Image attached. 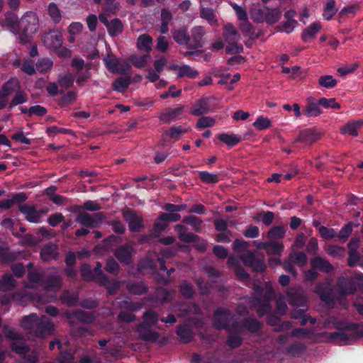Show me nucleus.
Masks as SVG:
<instances>
[{"label":"nucleus","instance_id":"603ef678","mask_svg":"<svg viewBox=\"0 0 363 363\" xmlns=\"http://www.w3.org/2000/svg\"><path fill=\"white\" fill-rule=\"evenodd\" d=\"M284 250V245L281 243L274 241L268 242L266 252L269 255H275L280 257Z\"/></svg>","mask_w":363,"mask_h":363},{"label":"nucleus","instance_id":"4468645a","mask_svg":"<svg viewBox=\"0 0 363 363\" xmlns=\"http://www.w3.org/2000/svg\"><path fill=\"white\" fill-rule=\"evenodd\" d=\"M43 45L50 50H56L62 47L63 38L62 33L57 30L45 33L42 38Z\"/></svg>","mask_w":363,"mask_h":363},{"label":"nucleus","instance_id":"774afa93","mask_svg":"<svg viewBox=\"0 0 363 363\" xmlns=\"http://www.w3.org/2000/svg\"><path fill=\"white\" fill-rule=\"evenodd\" d=\"M130 80L126 78L120 77L117 79L113 84V89L115 91L123 93L129 86Z\"/></svg>","mask_w":363,"mask_h":363},{"label":"nucleus","instance_id":"ddd939ff","mask_svg":"<svg viewBox=\"0 0 363 363\" xmlns=\"http://www.w3.org/2000/svg\"><path fill=\"white\" fill-rule=\"evenodd\" d=\"M104 62L107 69L112 73L123 74L130 69V65L126 60H121L112 55H107Z\"/></svg>","mask_w":363,"mask_h":363},{"label":"nucleus","instance_id":"423d86ee","mask_svg":"<svg viewBox=\"0 0 363 363\" xmlns=\"http://www.w3.org/2000/svg\"><path fill=\"white\" fill-rule=\"evenodd\" d=\"M255 291L261 296L263 295V299L261 300L259 298L252 296L250 298L249 303L251 308L257 309V313L259 316H263L269 312L271 309L270 301L274 296V292L272 289V284L268 282L266 284L264 290L259 292L257 289Z\"/></svg>","mask_w":363,"mask_h":363},{"label":"nucleus","instance_id":"c85d7f7f","mask_svg":"<svg viewBox=\"0 0 363 363\" xmlns=\"http://www.w3.org/2000/svg\"><path fill=\"white\" fill-rule=\"evenodd\" d=\"M172 69L177 70L178 77H187L189 78H195L198 75L197 70L193 69L189 65H184L182 66L174 65L172 67Z\"/></svg>","mask_w":363,"mask_h":363},{"label":"nucleus","instance_id":"1a4fd4ad","mask_svg":"<svg viewBox=\"0 0 363 363\" xmlns=\"http://www.w3.org/2000/svg\"><path fill=\"white\" fill-rule=\"evenodd\" d=\"M337 289L343 296L352 294L356 291L357 286L363 292V277L362 274H355L353 279H347L344 277L338 278Z\"/></svg>","mask_w":363,"mask_h":363},{"label":"nucleus","instance_id":"79ce46f5","mask_svg":"<svg viewBox=\"0 0 363 363\" xmlns=\"http://www.w3.org/2000/svg\"><path fill=\"white\" fill-rule=\"evenodd\" d=\"M173 39L181 45H186L189 48V35L186 29H178L172 33Z\"/></svg>","mask_w":363,"mask_h":363},{"label":"nucleus","instance_id":"052dcab7","mask_svg":"<svg viewBox=\"0 0 363 363\" xmlns=\"http://www.w3.org/2000/svg\"><path fill=\"white\" fill-rule=\"evenodd\" d=\"M286 233V228L282 225L275 226L267 233V238L270 240L283 238Z\"/></svg>","mask_w":363,"mask_h":363},{"label":"nucleus","instance_id":"58836bf2","mask_svg":"<svg viewBox=\"0 0 363 363\" xmlns=\"http://www.w3.org/2000/svg\"><path fill=\"white\" fill-rule=\"evenodd\" d=\"M335 0H328L323 9V17L326 21H330L337 12Z\"/></svg>","mask_w":363,"mask_h":363},{"label":"nucleus","instance_id":"f3484780","mask_svg":"<svg viewBox=\"0 0 363 363\" xmlns=\"http://www.w3.org/2000/svg\"><path fill=\"white\" fill-rule=\"evenodd\" d=\"M104 219V215L101 212L96 213L94 215L83 213L78 215L77 217V223L87 228H96L100 226Z\"/></svg>","mask_w":363,"mask_h":363},{"label":"nucleus","instance_id":"aec40b11","mask_svg":"<svg viewBox=\"0 0 363 363\" xmlns=\"http://www.w3.org/2000/svg\"><path fill=\"white\" fill-rule=\"evenodd\" d=\"M151 326L147 323L143 321L138 325L136 330L141 339L147 342H156L159 338V334L152 330Z\"/></svg>","mask_w":363,"mask_h":363},{"label":"nucleus","instance_id":"c756f323","mask_svg":"<svg viewBox=\"0 0 363 363\" xmlns=\"http://www.w3.org/2000/svg\"><path fill=\"white\" fill-rule=\"evenodd\" d=\"M20 88L19 80L16 77H12L3 84L1 90L6 95L10 96L17 91Z\"/></svg>","mask_w":363,"mask_h":363},{"label":"nucleus","instance_id":"09e8293b","mask_svg":"<svg viewBox=\"0 0 363 363\" xmlns=\"http://www.w3.org/2000/svg\"><path fill=\"white\" fill-rule=\"evenodd\" d=\"M240 29L245 37L249 38H254L257 37V34L252 25L249 22L248 20L242 22L240 24Z\"/></svg>","mask_w":363,"mask_h":363},{"label":"nucleus","instance_id":"72a5a7b5","mask_svg":"<svg viewBox=\"0 0 363 363\" xmlns=\"http://www.w3.org/2000/svg\"><path fill=\"white\" fill-rule=\"evenodd\" d=\"M363 125V121L359 120L357 121H352L347 123L342 129L341 131L343 134H348L352 136H357L358 135V130Z\"/></svg>","mask_w":363,"mask_h":363},{"label":"nucleus","instance_id":"2eb2a0df","mask_svg":"<svg viewBox=\"0 0 363 363\" xmlns=\"http://www.w3.org/2000/svg\"><path fill=\"white\" fill-rule=\"evenodd\" d=\"M19 211L24 215L26 220L38 223L40 222L43 215L47 213V210H37L33 205L23 204L18 206Z\"/></svg>","mask_w":363,"mask_h":363},{"label":"nucleus","instance_id":"6e6d98bb","mask_svg":"<svg viewBox=\"0 0 363 363\" xmlns=\"http://www.w3.org/2000/svg\"><path fill=\"white\" fill-rule=\"evenodd\" d=\"M218 138L230 147L236 145L240 141V138L234 134L221 133L218 135Z\"/></svg>","mask_w":363,"mask_h":363},{"label":"nucleus","instance_id":"de8ad7c7","mask_svg":"<svg viewBox=\"0 0 363 363\" xmlns=\"http://www.w3.org/2000/svg\"><path fill=\"white\" fill-rule=\"evenodd\" d=\"M152 39L148 35H141L138 38L137 46L140 50L149 52L151 50V43Z\"/></svg>","mask_w":363,"mask_h":363},{"label":"nucleus","instance_id":"a211bd4d","mask_svg":"<svg viewBox=\"0 0 363 363\" xmlns=\"http://www.w3.org/2000/svg\"><path fill=\"white\" fill-rule=\"evenodd\" d=\"M205 30L202 26H196L192 28L191 36H189V49L197 50L203 47V37Z\"/></svg>","mask_w":363,"mask_h":363},{"label":"nucleus","instance_id":"a18cd8bd","mask_svg":"<svg viewBox=\"0 0 363 363\" xmlns=\"http://www.w3.org/2000/svg\"><path fill=\"white\" fill-rule=\"evenodd\" d=\"M16 281L10 274H5L0 280V291H8L14 289Z\"/></svg>","mask_w":363,"mask_h":363},{"label":"nucleus","instance_id":"f257e3e1","mask_svg":"<svg viewBox=\"0 0 363 363\" xmlns=\"http://www.w3.org/2000/svg\"><path fill=\"white\" fill-rule=\"evenodd\" d=\"M0 23L14 35H18L22 45L30 43L40 27L38 16L33 11H26L20 19L15 13L7 12Z\"/></svg>","mask_w":363,"mask_h":363},{"label":"nucleus","instance_id":"49530a36","mask_svg":"<svg viewBox=\"0 0 363 363\" xmlns=\"http://www.w3.org/2000/svg\"><path fill=\"white\" fill-rule=\"evenodd\" d=\"M126 287L130 294L135 295H141L147 291V287L143 282H130Z\"/></svg>","mask_w":363,"mask_h":363},{"label":"nucleus","instance_id":"9b49d317","mask_svg":"<svg viewBox=\"0 0 363 363\" xmlns=\"http://www.w3.org/2000/svg\"><path fill=\"white\" fill-rule=\"evenodd\" d=\"M240 259L245 266L255 271L263 272L266 268L264 255L257 251L246 252L242 255Z\"/></svg>","mask_w":363,"mask_h":363},{"label":"nucleus","instance_id":"20e7f679","mask_svg":"<svg viewBox=\"0 0 363 363\" xmlns=\"http://www.w3.org/2000/svg\"><path fill=\"white\" fill-rule=\"evenodd\" d=\"M21 326L30 337L45 338L54 333L55 328L50 318L31 313L23 318Z\"/></svg>","mask_w":363,"mask_h":363},{"label":"nucleus","instance_id":"37998d69","mask_svg":"<svg viewBox=\"0 0 363 363\" xmlns=\"http://www.w3.org/2000/svg\"><path fill=\"white\" fill-rule=\"evenodd\" d=\"M183 106L171 109L160 116V120L164 123H170L176 119L182 112Z\"/></svg>","mask_w":363,"mask_h":363},{"label":"nucleus","instance_id":"680f3d73","mask_svg":"<svg viewBox=\"0 0 363 363\" xmlns=\"http://www.w3.org/2000/svg\"><path fill=\"white\" fill-rule=\"evenodd\" d=\"M337 80L332 75H323L318 79L319 85L325 89H332L337 85Z\"/></svg>","mask_w":363,"mask_h":363},{"label":"nucleus","instance_id":"0e129e2a","mask_svg":"<svg viewBox=\"0 0 363 363\" xmlns=\"http://www.w3.org/2000/svg\"><path fill=\"white\" fill-rule=\"evenodd\" d=\"M298 26V21L295 19L286 20L279 26V30L281 32L289 34L292 33L296 27Z\"/></svg>","mask_w":363,"mask_h":363},{"label":"nucleus","instance_id":"dca6fc26","mask_svg":"<svg viewBox=\"0 0 363 363\" xmlns=\"http://www.w3.org/2000/svg\"><path fill=\"white\" fill-rule=\"evenodd\" d=\"M314 291L319 296L320 300L327 305L334 303L333 289L330 282H319L316 284Z\"/></svg>","mask_w":363,"mask_h":363},{"label":"nucleus","instance_id":"ea45409f","mask_svg":"<svg viewBox=\"0 0 363 363\" xmlns=\"http://www.w3.org/2000/svg\"><path fill=\"white\" fill-rule=\"evenodd\" d=\"M358 244V240H352L349 244L350 252L348 257V264L350 267H354L357 264L359 259L358 252L356 249Z\"/></svg>","mask_w":363,"mask_h":363},{"label":"nucleus","instance_id":"393cba45","mask_svg":"<svg viewBox=\"0 0 363 363\" xmlns=\"http://www.w3.org/2000/svg\"><path fill=\"white\" fill-rule=\"evenodd\" d=\"M311 268L321 272L329 273L333 269V267L326 259L316 257L311 259Z\"/></svg>","mask_w":363,"mask_h":363},{"label":"nucleus","instance_id":"a878e982","mask_svg":"<svg viewBox=\"0 0 363 363\" xmlns=\"http://www.w3.org/2000/svg\"><path fill=\"white\" fill-rule=\"evenodd\" d=\"M57 247L52 243L44 246L40 252V257L44 262L57 259Z\"/></svg>","mask_w":363,"mask_h":363},{"label":"nucleus","instance_id":"a19ab883","mask_svg":"<svg viewBox=\"0 0 363 363\" xmlns=\"http://www.w3.org/2000/svg\"><path fill=\"white\" fill-rule=\"evenodd\" d=\"M319 102L309 101L308 105L305 107L303 114L306 117H316L321 114L322 111L320 108Z\"/></svg>","mask_w":363,"mask_h":363},{"label":"nucleus","instance_id":"5fc2aeb1","mask_svg":"<svg viewBox=\"0 0 363 363\" xmlns=\"http://www.w3.org/2000/svg\"><path fill=\"white\" fill-rule=\"evenodd\" d=\"M200 16L202 18L207 21L210 25H214L217 23L216 17L211 9L205 8L204 6H202L201 5Z\"/></svg>","mask_w":363,"mask_h":363},{"label":"nucleus","instance_id":"69168bd1","mask_svg":"<svg viewBox=\"0 0 363 363\" xmlns=\"http://www.w3.org/2000/svg\"><path fill=\"white\" fill-rule=\"evenodd\" d=\"M187 131V129L182 126H175L166 130L165 134L170 138L178 140L182 134L186 133Z\"/></svg>","mask_w":363,"mask_h":363},{"label":"nucleus","instance_id":"7c9ffc66","mask_svg":"<svg viewBox=\"0 0 363 363\" xmlns=\"http://www.w3.org/2000/svg\"><path fill=\"white\" fill-rule=\"evenodd\" d=\"M250 15L252 19L256 23L264 22L266 7L260 8L258 4H254L250 9Z\"/></svg>","mask_w":363,"mask_h":363},{"label":"nucleus","instance_id":"f704fd0d","mask_svg":"<svg viewBox=\"0 0 363 363\" xmlns=\"http://www.w3.org/2000/svg\"><path fill=\"white\" fill-rule=\"evenodd\" d=\"M175 230L178 233L179 238L184 242H193L196 240V235L191 233H186V228L183 225H177Z\"/></svg>","mask_w":363,"mask_h":363},{"label":"nucleus","instance_id":"473e14b6","mask_svg":"<svg viewBox=\"0 0 363 363\" xmlns=\"http://www.w3.org/2000/svg\"><path fill=\"white\" fill-rule=\"evenodd\" d=\"M178 308V316L179 317H185L186 315L193 313V314H199L201 312L200 308L196 304H181L179 305Z\"/></svg>","mask_w":363,"mask_h":363},{"label":"nucleus","instance_id":"338daca9","mask_svg":"<svg viewBox=\"0 0 363 363\" xmlns=\"http://www.w3.org/2000/svg\"><path fill=\"white\" fill-rule=\"evenodd\" d=\"M15 259L16 255L13 252L0 247V262L9 264L13 262Z\"/></svg>","mask_w":363,"mask_h":363},{"label":"nucleus","instance_id":"7ed1b4c3","mask_svg":"<svg viewBox=\"0 0 363 363\" xmlns=\"http://www.w3.org/2000/svg\"><path fill=\"white\" fill-rule=\"evenodd\" d=\"M213 325L215 328L225 329L230 334L240 333L243 328L252 333L257 332L261 326L259 322L255 318L246 319L242 325L235 320V315L229 310L223 308L215 311Z\"/></svg>","mask_w":363,"mask_h":363},{"label":"nucleus","instance_id":"3c124183","mask_svg":"<svg viewBox=\"0 0 363 363\" xmlns=\"http://www.w3.org/2000/svg\"><path fill=\"white\" fill-rule=\"evenodd\" d=\"M53 66V61L48 57L41 58L36 62V70L40 73L49 72Z\"/></svg>","mask_w":363,"mask_h":363},{"label":"nucleus","instance_id":"6e6552de","mask_svg":"<svg viewBox=\"0 0 363 363\" xmlns=\"http://www.w3.org/2000/svg\"><path fill=\"white\" fill-rule=\"evenodd\" d=\"M330 324L337 330H346L352 332L356 338L363 337V323H349L331 316L324 321L323 328H328Z\"/></svg>","mask_w":363,"mask_h":363},{"label":"nucleus","instance_id":"bf43d9fd","mask_svg":"<svg viewBox=\"0 0 363 363\" xmlns=\"http://www.w3.org/2000/svg\"><path fill=\"white\" fill-rule=\"evenodd\" d=\"M179 292L185 298H191L194 294V286L191 283L184 280L180 286Z\"/></svg>","mask_w":363,"mask_h":363},{"label":"nucleus","instance_id":"e2e57ef3","mask_svg":"<svg viewBox=\"0 0 363 363\" xmlns=\"http://www.w3.org/2000/svg\"><path fill=\"white\" fill-rule=\"evenodd\" d=\"M150 59L148 54L143 55L142 56L132 55L130 60L133 65L137 68L141 69L147 65V61Z\"/></svg>","mask_w":363,"mask_h":363},{"label":"nucleus","instance_id":"c03bdc74","mask_svg":"<svg viewBox=\"0 0 363 363\" xmlns=\"http://www.w3.org/2000/svg\"><path fill=\"white\" fill-rule=\"evenodd\" d=\"M72 318H76L79 321L85 323H91L94 320V317L92 313L84 311H78L72 313L69 312V319Z\"/></svg>","mask_w":363,"mask_h":363},{"label":"nucleus","instance_id":"9d476101","mask_svg":"<svg viewBox=\"0 0 363 363\" xmlns=\"http://www.w3.org/2000/svg\"><path fill=\"white\" fill-rule=\"evenodd\" d=\"M118 298L115 304H118L121 308L125 309L128 311H121L118 318L120 321L130 323L135 320V315L133 314V311H139L143 308V303L139 302L133 303L130 301L128 297L124 298L122 301Z\"/></svg>","mask_w":363,"mask_h":363},{"label":"nucleus","instance_id":"8fccbe9b","mask_svg":"<svg viewBox=\"0 0 363 363\" xmlns=\"http://www.w3.org/2000/svg\"><path fill=\"white\" fill-rule=\"evenodd\" d=\"M172 18V16L171 12L169 10L164 9L161 11L162 25L160 26V32L162 34H165L168 32L169 23L171 21Z\"/></svg>","mask_w":363,"mask_h":363},{"label":"nucleus","instance_id":"bb28decb","mask_svg":"<svg viewBox=\"0 0 363 363\" xmlns=\"http://www.w3.org/2000/svg\"><path fill=\"white\" fill-rule=\"evenodd\" d=\"M318 135L313 130L306 129L302 130L296 139V142H300L306 145H311L317 140Z\"/></svg>","mask_w":363,"mask_h":363},{"label":"nucleus","instance_id":"6ab92c4d","mask_svg":"<svg viewBox=\"0 0 363 363\" xmlns=\"http://www.w3.org/2000/svg\"><path fill=\"white\" fill-rule=\"evenodd\" d=\"M123 216L128 224L129 230L133 232H138L143 228V222L141 217L138 216L131 210L123 212Z\"/></svg>","mask_w":363,"mask_h":363},{"label":"nucleus","instance_id":"4c0bfd02","mask_svg":"<svg viewBox=\"0 0 363 363\" xmlns=\"http://www.w3.org/2000/svg\"><path fill=\"white\" fill-rule=\"evenodd\" d=\"M281 15V12L279 9L266 7L264 22L270 25L274 24L279 20Z\"/></svg>","mask_w":363,"mask_h":363},{"label":"nucleus","instance_id":"f03ea898","mask_svg":"<svg viewBox=\"0 0 363 363\" xmlns=\"http://www.w3.org/2000/svg\"><path fill=\"white\" fill-rule=\"evenodd\" d=\"M28 280L26 284L28 288H33L36 284L43 281V286L45 293H50V295H42L32 297L33 301L39 303H50L57 299L56 292L61 288L62 279L57 273H52L48 276L45 279L43 274L37 270L33 269V265L31 262L27 264Z\"/></svg>","mask_w":363,"mask_h":363},{"label":"nucleus","instance_id":"c9c22d12","mask_svg":"<svg viewBox=\"0 0 363 363\" xmlns=\"http://www.w3.org/2000/svg\"><path fill=\"white\" fill-rule=\"evenodd\" d=\"M176 333L183 342H189L194 337L193 332L187 325L178 326Z\"/></svg>","mask_w":363,"mask_h":363},{"label":"nucleus","instance_id":"e433bc0d","mask_svg":"<svg viewBox=\"0 0 363 363\" xmlns=\"http://www.w3.org/2000/svg\"><path fill=\"white\" fill-rule=\"evenodd\" d=\"M208 102L205 99L196 101L192 106L191 113L194 116H201L208 112Z\"/></svg>","mask_w":363,"mask_h":363},{"label":"nucleus","instance_id":"f8f14e48","mask_svg":"<svg viewBox=\"0 0 363 363\" xmlns=\"http://www.w3.org/2000/svg\"><path fill=\"white\" fill-rule=\"evenodd\" d=\"M3 332L5 337L11 340H16L11 344V349L19 354H24L28 352L30 348L25 343L18 342L21 339V335L16 332L14 329L8 325L3 326Z\"/></svg>","mask_w":363,"mask_h":363},{"label":"nucleus","instance_id":"cd10ccee","mask_svg":"<svg viewBox=\"0 0 363 363\" xmlns=\"http://www.w3.org/2000/svg\"><path fill=\"white\" fill-rule=\"evenodd\" d=\"M67 342L65 341L64 343H62L59 340H56L55 341H51L49 345V348L50 350H53L56 346L60 350V354L58 357V361L60 363H68V352L66 350H63V345H67Z\"/></svg>","mask_w":363,"mask_h":363},{"label":"nucleus","instance_id":"4be33fe9","mask_svg":"<svg viewBox=\"0 0 363 363\" xmlns=\"http://www.w3.org/2000/svg\"><path fill=\"white\" fill-rule=\"evenodd\" d=\"M134 252L135 250L132 246L124 245L116 249L114 255L120 262L128 264L132 261Z\"/></svg>","mask_w":363,"mask_h":363},{"label":"nucleus","instance_id":"2f4dec72","mask_svg":"<svg viewBox=\"0 0 363 363\" xmlns=\"http://www.w3.org/2000/svg\"><path fill=\"white\" fill-rule=\"evenodd\" d=\"M28 100V94L21 88L14 93V96L9 104V110L13 107L26 103Z\"/></svg>","mask_w":363,"mask_h":363},{"label":"nucleus","instance_id":"13d9d810","mask_svg":"<svg viewBox=\"0 0 363 363\" xmlns=\"http://www.w3.org/2000/svg\"><path fill=\"white\" fill-rule=\"evenodd\" d=\"M289 261L294 264L303 267L307 263V257L305 253L302 252H297L292 253L289 255Z\"/></svg>","mask_w":363,"mask_h":363},{"label":"nucleus","instance_id":"b1692460","mask_svg":"<svg viewBox=\"0 0 363 363\" xmlns=\"http://www.w3.org/2000/svg\"><path fill=\"white\" fill-rule=\"evenodd\" d=\"M354 336H351L345 332H335L329 334L330 341L339 345H349L352 342Z\"/></svg>","mask_w":363,"mask_h":363},{"label":"nucleus","instance_id":"4d7b16f0","mask_svg":"<svg viewBox=\"0 0 363 363\" xmlns=\"http://www.w3.org/2000/svg\"><path fill=\"white\" fill-rule=\"evenodd\" d=\"M174 296V293H170L167 289L164 288H157L155 291V302H165L171 298H172Z\"/></svg>","mask_w":363,"mask_h":363},{"label":"nucleus","instance_id":"5701e85b","mask_svg":"<svg viewBox=\"0 0 363 363\" xmlns=\"http://www.w3.org/2000/svg\"><path fill=\"white\" fill-rule=\"evenodd\" d=\"M322 23L320 21H315L303 29L301 39L303 42L308 43L313 40L316 35L322 29Z\"/></svg>","mask_w":363,"mask_h":363},{"label":"nucleus","instance_id":"864d4df0","mask_svg":"<svg viewBox=\"0 0 363 363\" xmlns=\"http://www.w3.org/2000/svg\"><path fill=\"white\" fill-rule=\"evenodd\" d=\"M253 127L257 130H267L272 126L271 121L263 116H259L252 123Z\"/></svg>","mask_w":363,"mask_h":363},{"label":"nucleus","instance_id":"39448f33","mask_svg":"<svg viewBox=\"0 0 363 363\" xmlns=\"http://www.w3.org/2000/svg\"><path fill=\"white\" fill-rule=\"evenodd\" d=\"M287 297L289 303L297 308L292 311L291 318L294 319L302 318L301 325H305L307 321H308V315H305V313L308 310V307L306 305L307 300L302 294L301 288L296 286L289 289L287 291Z\"/></svg>","mask_w":363,"mask_h":363},{"label":"nucleus","instance_id":"0eeeda50","mask_svg":"<svg viewBox=\"0 0 363 363\" xmlns=\"http://www.w3.org/2000/svg\"><path fill=\"white\" fill-rule=\"evenodd\" d=\"M223 35L224 40L227 43L225 47L227 54H238L243 51V47L239 43L240 35L233 24L227 23L224 26Z\"/></svg>","mask_w":363,"mask_h":363},{"label":"nucleus","instance_id":"412c9836","mask_svg":"<svg viewBox=\"0 0 363 363\" xmlns=\"http://www.w3.org/2000/svg\"><path fill=\"white\" fill-rule=\"evenodd\" d=\"M99 20L106 26L110 35L116 36L122 33L123 25L120 19L114 18L108 22L104 15H100Z\"/></svg>","mask_w":363,"mask_h":363}]
</instances>
